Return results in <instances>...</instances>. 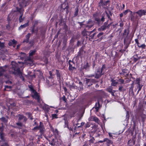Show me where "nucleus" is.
I'll list each match as a JSON object with an SVG mask.
<instances>
[{"mask_svg":"<svg viewBox=\"0 0 146 146\" xmlns=\"http://www.w3.org/2000/svg\"><path fill=\"white\" fill-rule=\"evenodd\" d=\"M106 14L105 13H103L100 16V14L98 12H95L93 15V17L94 20L96 21V23L98 26H100L102 25L104 22L105 21L106 14L108 18L110 21H112V19L111 18V17L112 16V13L110 11L108 12L106 11Z\"/></svg>","mask_w":146,"mask_h":146,"instance_id":"nucleus-1","label":"nucleus"},{"mask_svg":"<svg viewBox=\"0 0 146 146\" xmlns=\"http://www.w3.org/2000/svg\"><path fill=\"white\" fill-rule=\"evenodd\" d=\"M12 69L14 70L13 73L15 75L17 74L19 76L22 75V73L21 72L20 68L19 67L18 64L17 63L12 64Z\"/></svg>","mask_w":146,"mask_h":146,"instance_id":"nucleus-2","label":"nucleus"},{"mask_svg":"<svg viewBox=\"0 0 146 146\" xmlns=\"http://www.w3.org/2000/svg\"><path fill=\"white\" fill-rule=\"evenodd\" d=\"M119 72L120 77L127 78L129 76V71L126 68H122L121 70H119Z\"/></svg>","mask_w":146,"mask_h":146,"instance_id":"nucleus-3","label":"nucleus"},{"mask_svg":"<svg viewBox=\"0 0 146 146\" xmlns=\"http://www.w3.org/2000/svg\"><path fill=\"white\" fill-rule=\"evenodd\" d=\"M109 20L105 22L103 25L101 26L98 29V30L99 31H103L106 30V29H109L111 25L112 24V22H111L108 24Z\"/></svg>","mask_w":146,"mask_h":146,"instance_id":"nucleus-4","label":"nucleus"},{"mask_svg":"<svg viewBox=\"0 0 146 146\" xmlns=\"http://www.w3.org/2000/svg\"><path fill=\"white\" fill-rule=\"evenodd\" d=\"M84 46H82L80 48L79 52L78 53V54L76 56L74 57L76 58V60H79V58L82 59L83 58V55L86 52L84 51Z\"/></svg>","mask_w":146,"mask_h":146,"instance_id":"nucleus-5","label":"nucleus"},{"mask_svg":"<svg viewBox=\"0 0 146 146\" xmlns=\"http://www.w3.org/2000/svg\"><path fill=\"white\" fill-rule=\"evenodd\" d=\"M128 36L129 33L128 32L127 34V36L126 37H125L124 39L123 43L125 45V46L124 47V48L125 49V50L126 49L128 48L129 46V44L130 43V41L129 42H128V40L129 39Z\"/></svg>","mask_w":146,"mask_h":146,"instance_id":"nucleus-6","label":"nucleus"},{"mask_svg":"<svg viewBox=\"0 0 146 146\" xmlns=\"http://www.w3.org/2000/svg\"><path fill=\"white\" fill-rule=\"evenodd\" d=\"M17 117L19 121H21L22 120V122L24 123H26L27 120V117L22 113H20L18 114Z\"/></svg>","mask_w":146,"mask_h":146,"instance_id":"nucleus-7","label":"nucleus"},{"mask_svg":"<svg viewBox=\"0 0 146 146\" xmlns=\"http://www.w3.org/2000/svg\"><path fill=\"white\" fill-rule=\"evenodd\" d=\"M142 112L139 113L138 117L139 119H141L142 122L144 123L146 119V115L143 113V110H142Z\"/></svg>","mask_w":146,"mask_h":146,"instance_id":"nucleus-8","label":"nucleus"},{"mask_svg":"<svg viewBox=\"0 0 146 146\" xmlns=\"http://www.w3.org/2000/svg\"><path fill=\"white\" fill-rule=\"evenodd\" d=\"M32 93L33 94L31 96L33 98L36 100L38 102L40 103V96L39 95V94L36 91Z\"/></svg>","mask_w":146,"mask_h":146,"instance_id":"nucleus-9","label":"nucleus"},{"mask_svg":"<svg viewBox=\"0 0 146 146\" xmlns=\"http://www.w3.org/2000/svg\"><path fill=\"white\" fill-rule=\"evenodd\" d=\"M136 14L138 15L139 17L141 18L142 16L145 15L146 14V10L141 9L135 12Z\"/></svg>","mask_w":146,"mask_h":146,"instance_id":"nucleus-10","label":"nucleus"},{"mask_svg":"<svg viewBox=\"0 0 146 146\" xmlns=\"http://www.w3.org/2000/svg\"><path fill=\"white\" fill-rule=\"evenodd\" d=\"M135 41L137 44V45L138 47L139 48H141L143 49H145L146 48V45L144 44H143L141 45L139 42L138 38H136L135 39Z\"/></svg>","mask_w":146,"mask_h":146,"instance_id":"nucleus-11","label":"nucleus"},{"mask_svg":"<svg viewBox=\"0 0 146 146\" xmlns=\"http://www.w3.org/2000/svg\"><path fill=\"white\" fill-rule=\"evenodd\" d=\"M113 88L111 86H109L106 89V91L110 93L112 96L115 97V96L114 93L116 91L113 90Z\"/></svg>","mask_w":146,"mask_h":146,"instance_id":"nucleus-12","label":"nucleus"},{"mask_svg":"<svg viewBox=\"0 0 146 146\" xmlns=\"http://www.w3.org/2000/svg\"><path fill=\"white\" fill-rule=\"evenodd\" d=\"M100 69V68H98L97 69L96 72V73L95 77L96 78L98 79L100 78L102 75L104 74L102 72H101Z\"/></svg>","mask_w":146,"mask_h":146,"instance_id":"nucleus-13","label":"nucleus"},{"mask_svg":"<svg viewBox=\"0 0 146 146\" xmlns=\"http://www.w3.org/2000/svg\"><path fill=\"white\" fill-rule=\"evenodd\" d=\"M87 25H85V27L86 28H88L89 29L91 28L94 25L92 20L91 19H89L87 22Z\"/></svg>","mask_w":146,"mask_h":146,"instance_id":"nucleus-14","label":"nucleus"},{"mask_svg":"<svg viewBox=\"0 0 146 146\" xmlns=\"http://www.w3.org/2000/svg\"><path fill=\"white\" fill-rule=\"evenodd\" d=\"M19 5L21 7H26L27 6L28 2L26 0H18Z\"/></svg>","mask_w":146,"mask_h":146,"instance_id":"nucleus-15","label":"nucleus"},{"mask_svg":"<svg viewBox=\"0 0 146 146\" xmlns=\"http://www.w3.org/2000/svg\"><path fill=\"white\" fill-rule=\"evenodd\" d=\"M138 16L137 14H136L135 12H134L133 14L130 16V18L131 21L134 22L138 18Z\"/></svg>","mask_w":146,"mask_h":146,"instance_id":"nucleus-16","label":"nucleus"},{"mask_svg":"<svg viewBox=\"0 0 146 146\" xmlns=\"http://www.w3.org/2000/svg\"><path fill=\"white\" fill-rule=\"evenodd\" d=\"M135 137H133L131 139H130L127 142V145L128 146L129 145H134L135 143Z\"/></svg>","mask_w":146,"mask_h":146,"instance_id":"nucleus-17","label":"nucleus"},{"mask_svg":"<svg viewBox=\"0 0 146 146\" xmlns=\"http://www.w3.org/2000/svg\"><path fill=\"white\" fill-rule=\"evenodd\" d=\"M56 75L57 79L59 82H60L61 81V80L62 78L61 74L59 70L56 69Z\"/></svg>","mask_w":146,"mask_h":146,"instance_id":"nucleus-18","label":"nucleus"},{"mask_svg":"<svg viewBox=\"0 0 146 146\" xmlns=\"http://www.w3.org/2000/svg\"><path fill=\"white\" fill-rule=\"evenodd\" d=\"M86 83L88 84L89 82H90V84H89L88 86H90V85H92V83H95L96 82V80L95 79H87L86 80Z\"/></svg>","mask_w":146,"mask_h":146,"instance_id":"nucleus-19","label":"nucleus"},{"mask_svg":"<svg viewBox=\"0 0 146 146\" xmlns=\"http://www.w3.org/2000/svg\"><path fill=\"white\" fill-rule=\"evenodd\" d=\"M104 34V33L102 32L99 33L97 36V38H98V39H97V40L99 41H101L103 38V35Z\"/></svg>","mask_w":146,"mask_h":146,"instance_id":"nucleus-20","label":"nucleus"},{"mask_svg":"<svg viewBox=\"0 0 146 146\" xmlns=\"http://www.w3.org/2000/svg\"><path fill=\"white\" fill-rule=\"evenodd\" d=\"M94 106L96 112H98L101 106L99 101L96 103Z\"/></svg>","mask_w":146,"mask_h":146,"instance_id":"nucleus-21","label":"nucleus"},{"mask_svg":"<svg viewBox=\"0 0 146 146\" xmlns=\"http://www.w3.org/2000/svg\"><path fill=\"white\" fill-rule=\"evenodd\" d=\"M104 1L103 3H102V5L104 7H108L109 6L110 4V1L109 0H107L105 1L104 0Z\"/></svg>","mask_w":146,"mask_h":146,"instance_id":"nucleus-22","label":"nucleus"},{"mask_svg":"<svg viewBox=\"0 0 146 146\" xmlns=\"http://www.w3.org/2000/svg\"><path fill=\"white\" fill-rule=\"evenodd\" d=\"M111 86H115L118 83V82H116L115 80L112 78H111Z\"/></svg>","mask_w":146,"mask_h":146,"instance_id":"nucleus-23","label":"nucleus"},{"mask_svg":"<svg viewBox=\"0 0 146 146\" xmlns=\"http://www.w3.org/2000/svg\"><path fill=\"white\" fill-rule=\"evenodd\" d=\"M23 123H22L21 121H19L18 122L16 123V125L18 126V128L19 129H21V128L24 125Z\"/></svg>","mask_w":146,"mask_h":146,"instance_id":"nucleus-24","label":"nucleus"},{"mask_svg":"<svg viewBox=\"0 0 146 146\" xmlns=\"http://www.w3.org/2000/svg\"><path fill=\"white\" fill-rule=\"evenodd\" d=\"M78 7L77 6L74 9V17L77 16L78 14L79 9Z\"/></svg>","mask_w":146,"mask_h":146,"instance_id":"nucleus-25","label":"nucleus"},{"mask_svg":"<svg viewBox=\"0 0 146 146\" xmlns=\"http://www.w3.org/2000/svg\"><path fill=\"white\" fill-rule=\"evenodd\" d=\"M128 32L129 34V28H127V29H125L123 33L122 34V36L123 37H124L125 36V37H126L127 36V33Z\"/></svg>","mask_w":146,"mask_h":146,"instance_id":"nucleus-26","label":"nucleus"},{"mask_svg":"<svg viewBox=\"0 0 146 146\" xmlns=\"http://www.w3.org/2000/svg\"><path fill=\"white\" fill-rule=\"evenodd\" d=\"M55 140V139H52L51 141L48 140V141L49 142V144L52 146H54L56 144V141Z\"/></svg>","mask_w":146,"mask_h":146,"instance_id":"nucleus-27","label":"nucleus"},{"mask_svg":"<svg viewBox=\"0 0 146 146\" xmlns=\"http://www.w3.org/2000/svg\"><path fill=\"white\" fill-rule=\"evenodd\" d=\"M20 8L17 7H16L17 11L20 14H21L22 13H23L24 11V9L23 8V7H20Z\"/></svg>","mask_w":146,"mask_h":146,"instance_id":"nucleus-28","label":"nucleus"},{"mask_svg":"<svg viewBox=\"0 0 146 146\" xmlns=\"http://www.w3.org/2000/svg\"><path fill=\"white\" fill-rule=\"evenodd\" d=\"M87 33H88V31H87L86 29H84V30L82 31L81 34L84 36H86V38H87Z\"/></svg>","mask_w":146,"mask_h":146,"instance_id":"nucleus-29","label":"nucleus"},{"mask_svg":"<svg viewBox=\"0 0 146 146\" xmlns=\"http://www.w3.org/2000/svg\"><path fill=\"white\" fill-rule=\"evenodd\" d=\"M3 130H1L0 132V138L2 140L4 141L5 140L4 137L5 136V134L3 132Z\"/></svg>","mask_w":146,"mask_h":146,"instance_id":"nucleus-30","label":"nucleus"},{"mask_svg":"<svg viewBox=\"0 0 146 146\" xmlns=\"http://www.w3.org/2000/svg\"><path fill=\"white\" fill-rule=\"evenodd\" d=\"M25 114L28 115V118H29L31 120H32L33 119V118L31 113L30 112H27Z\"/></svg>","mask_w":146,"mask_h":146,"instance_id":"nucleus-31","label":"nucleus"},{"mask_svg":"<svg viewBox=\"0 0 146 146\" xmlns=\"http://www.w3.org/2000/svg\"><path fill=\"white\" fill-rule=\"evenodd\" d=\"M68 69L70 71H73L74 69H76V68L74 66H72V65L71 63H69V64Z\"/></svg>","mask_w":146,"mask_h":146,"instance_id":"nucleus-32","label":"nucleus"},{"mask_svg":"<svg viewBox=\"0 0 146 146\" xmlns=\"http://www.w3.org/2000/svg\"><path fill=\"white\" fill-rule=\"evenodd\" d=\"M29 21H28L27 23H25L24 25H21L19 27V29H21L23 28H24L28 26H29Z\"/></svg>","mask_w":146,"mask_h":146,"instance_id":"nucleus-33","label":"nucleus"},{"mask_svg":"<svg viewBox=\"0 0 146 146\" xmlns=\"http://www.w3.org/2000/svg\"><path fill=\"white\" fill-rule=\"evenodd\" d=\"M51 130L54 134L55 135H58L59 134V131L57 129H54L53 128L51 129Z\"/></svg>","mask_w":146,"mask_h":146,"instance_id":"nucleus-34","label":"nucleus"},{"mask_svg":"<svg viewBox=\"0 0 146 146\" xmlns=\"http://www.w3.org/2000/svg\"><path fill=\"white\" fill-rule=\"evenodd\" d=\"M69 7L68 5V3H67L66 6L65 7V8L63 9L64 10H65L66 13V15H67L69 12L68 9H69Z\"/></svg>","mask_w":146,"mask_h":146,"instance_id":"nucleus-35","label":"nucleus"},{"mask_svg":"<svg viewBox=\"0 0 146 146\" xmlns=\"http://www.w3.org/2000/svg\"><path fill=\"white\" fill-rule=\"evenodd\" d=\"M105 140H106V142L107 145L109 146L110 144H112V141L108 138H105Z\"/></svg>","mask_w":146,"mask_h":146,"instance_id":"nucleus-36","label":"nucleus"},{"mask_svg":"<svg viewBox=\"0 0 146 146\" xmlns=\"http://www.w3.org/2000/svg\"><path fill=\"white\" fill-rule=\"evenodd\" d=\"M133 60L134 62H135L137 61L140 58L138 57V55L137 54L134 55L133 56Z\"/></svg>","mask_w":146,"mask_h":146,"instance_id":"nucleus-37","label":"nucleus"},{"mask_svg":"<svg viewBox=\"0 0 146 146\" xmlns=\"http://www.w3.org/2000/svg\"><path fill=\"white\" fill-rule=\"evenodd\" d=\"M20 14V16H19V22H23L24 20V17H23V13H22L21 14Z\"/></svg>","mask_w":146,"mask_h":146,"instance_id":"nucleus-38","label":"nucleus"},{"mask_svg":"<svg viewBox=\"0 0 146 146\" xmlns=\"http://www.w3.org/2000/svg\"><path fill=\"white\" fill-rule=\"evenodd\" d=\"M122 78H123L120 77V78L118 80V81L119 82L120 84H125V81L123 79H122Z\"/></svg>","mask_w":146,"mask_h":146,"instance_id":"nucleus-39","label":"nucleus"},{"mask_svg":"<svg viewBox=\"0 0 146 146\" xmlns=\"http://www.w3.org/2000/svg\"><path fill=\"white\" fill-rule=\"evenodd\" d=\"M36 50H30L29 53V56H32L34 55L36 52Z\"/></svg>","mask_w":146,"mask_h":146,"instance_id":"nucleus-40","label":"nucleus"},{"mask_svg":"<svg viewBox=\"0 0 146 146\" xmlns=\"http://www.w3.org/2000/svg\"><path fill=\"white\" fill-rule=\"evenodd\" d=\"M0 68L1 70H0V77L3 76L4 73L5 72V70L2 68V67H1Z\"/></svg>","mask_w":146,"mask_h":146,"instance_id":"nucleus-41","label":"nucleus"},{"mask_svg":"<svg viewBox=\"0 0 146 146\" xmlns=\"http://www.w3.org/2000/svg\"><path fill=\"white\" fill-rule=\"evenodd\" d=\"M90 66L88 62H87L83 66V68L86 70L87 69L89 68Z\"/></svg>","mask_w":146,"mask_h":146,"instance_id":"nucleus-42","label":"nucleus"},{"mask_svg":"<svg viewBox=\"0 0 146 146\" xmlns=\"http://www.w3.org/2000/svg\"><path fill=\"white\" fill-rule=\"evenodd\" d=\"M92 121H94L97 123H98L100 121L98 118L96 117H94L92 118Z\"/></svg>","mask_w":146,"mask_h":146,"instance_id":"nucleus-43","label":"nucleus"},{"mask_svg":"<svg viewBox=\"0 0 146 146\" xmlns=\"http://www.w3.org/2000/svg\"><path fill=\"white\" fill-rule=\"evenodd\" d=\"M67 40H66L65 39H64L63 43V44H64V45L63 46V47L62 48V50H64L65 49V48L66 47V42Z\"/></svg>","mask_w":146,"mask_h":146,"instance_id":"nucleus-44","label":"nucleus"},{"mask_svg":"<svg viewBox=\"0 0 146 146\" xmlns=\"http://www.w3.org/2000/svg\"><path fill=\"white\" fill-rule=\"evenodd\" d=\"M118 89L120 92H123L125 90V89L123 86H119Z\"/></svg>","mask_w":146,"mask_h":146,"instance_id":"nucleus-45","label":"nucleus"},{"mask_svg":"<svg viewBox=\"0 0 146 146\" xmlns=\"http://www.w3.org/2000/svg\"><path fill=\"white\" fill-rule=\"evenodd\" d=\"M95 140V139L94 137H92V138L89 140L88 141L90 145L91 144L93 143H94V141Z\"/></svg>","mask_w":146,"mask_h":146,"instance_id":"nucleus-46","label":"nucleus"},{"mask_svg":"<svg viewBox=\"0 0 146 146\" xmlns=\"http://www.w3.org/2000/svg\"><path fill=\"white\" fill-rule=\"evenodd\" d=\"M38 130H39L41 134H42L44 133V132L45 130V129L44 128V126L40 128Z\"/></svg>","mask_w":146,"mask_h":146,"instance_id":"nucleus-47","label":"nucleus"},{"mask_svg":"<svg viewBox=\"0 0 146 146\" xmlns=\"http://www.w3.org/2000/svg\"><path fill=\"white\" fill-rule=\"evenodd\" d=\"M141 80L139 78H137L135 81V83L138 85L140 84Z\"/></svg>","mask_w":146,"mask_h":146,"instance_id":"nucleus-48","label":"nucleus"},{"mask_svg":"<svg viewBox=\"0 0 146 146\" xmlns=\"http://www.w3.org/2000/svg\"><path fill=\"white\" fill-rule=\"evenodd\" d=\"M43 127L44 125L43 123L41 122H40L39 123V126H38V129H39L41 128L42 127Z\"/></svg>","mask_w":146,"mask_h":146,"instance_id":"nucleus-49","label":"nucleus"},{"mask_svg":"<svg viewBox=\"0 0 146 146\" xmlns=\"http://www.w3.org/2000/svg\"><path fill=\"white\" fill-rule=\"evenodd\" d=\"M96 33H93L91 35H89V37L91 39H93L94 38V36L96 35Z\"/></svg>","mask_w":146,"mask_h":146,"instance_id":"nucleus-50","label":"nucleus"},{"mask_svg":"<svg viewBox=\"0 0 146 146\" xmlns=\"http://www.w3.org/2000/svg\"><path fill=\"white\" fill-rule=\"evenodd\" d=\"M60 100H62L65 102H67V100L65 96L64 95L62 97L60 98Z\"/></svg>","mask_w":146,"mask_h":146,"instance_id":"nucleus-51","label":"nucleus"},{"mask_svg":"<svg viewBox=\"0 0 146 146\" xmlns=\"http://www.w3.org/2000/svg\"><path fill=\"white\" fill-rule=\"evenodd\" d=\"M90 145L88 141H85L84 142V144L83 146H88Z\"/></svg>","mask_w":146,"mask_h":146,"instance_id":"nucleus-52","label":"nucleus"},{"mask_svg":"<svg viewBox=\"0 0 146 146\" xmlns=\"http://www.w3.org/2000/svg\"><path fill=\"white\" fill-rule=\"evenodd\" d=\"M29 88L30 89V90L32 92V93H33L34 92H35L36 90H35L33 87L32 86H31L29 87Z\"/></svg>","mask_w":146,"mask_h":146,"instance_id":"nucleus-53","label":"nucleus"},{"mask_svg":"<svg viewBox=\"0 0 146 146\" xmlns=\"http://www.w3.org/2000/svg\"><path fill=\"white\" fill-rule=\"evenodd\" d=\"M143 85H141V84L138 85L137 86V88H138L139 90V91H140L141 90L142 88V87Z\"/></svg>","mask_w":146,"mask_h":146,"instance_id":"nucleus-54","label":"nucleus"},{"mask_svg":"<svg viewBox=\"0 0 146 146\" xmlns=\"http://www.w3.org/2000/svg\"><path fill=\"white\" fill-rule=\"evenodd\" d=\"M75 38L74 37H72L70 40V43H73L75 41Z\"/></svg>","mask_w":146,"mask_h":146,"instance_id":"nucleus-55","label":"nucleus"},{"mask_svg":"<svg viewBox=\"0 0 146 146\" xmlns=\"http://www.w3.org/2000/svg\"><path fill=\"white\" fill-rule=\"evenodd\" d=\"M5 46L4 44V43L1 42L0 41V47L1 48H3Z\"/></svg>","mask_w":146,"mask_h":146,"instance_id":"nucleus-56","label":"nucleus"},{"mask_svg":"<svg viewBox=\"0 0 146 146\" xmlns=\"http://www.w3.org/2000/svg\"><path fill=\"white\" fill-rule=\"evenodd\" d=\"M129 117V114L128 111H127L126 114V119L128 120Z\"/></svg>","mask_w":146,"mask_h":146,"instance_id":"nucleus-57","label":"nucleus"},{"mask_svg":"<svg viewBox=\"0 0 146 146\" xmlns=\"http://www.w3.org/2000/svg\"><path fill=\"white\" fill-rule=\"evenodd\" d=\"M52 118H58L57 116V115L56 114H53L52 115Z\"/></svg>","mask_w":146,"mask_h":146,"instance_id":"nucleus-58","label":"nucleus"},{"mask_svg":"<svg viewBox=\"0 0 146 146\" xmlns=\"http://www.w3.org/2000/svg\"><path fill=\"white\" fill-rule=\"evenodd\" d=\"M85 21H84L82 22H78V23L80 25L81 27H82L83 25H84L83 23Z\"/></svg>","mask_w":146,"mask_h":146,"instance_id":"nucleus-59","label":"nucleus"},{"mask_svg":"<svg viewBox=\"0 0 146 146\" xmlns=\"http://www.w3.org/2000/svg\"><path fill=\"white\" fill-rule=\"evenodd\" d=\"M31 34L30 33H28L26 36V38L27 39L29 40V38H30V36H31Z\"/></svg>","mask_w":146,"mask_h":146,"instance_id":"nucleus-60","label":"nucleus"},{"mask_svg":"<svg viewBox=\"0 0 146 146\" xmlns=\"http://www.w3.org/2000/svg\"><path fill=\"white\" fill-rule=\"evenodd\" d=\"M66 127L69 129L70 131H73V129L71 127H69L68 124H67Z\"/></svg>","mask_w":146,"mask_h":146,"instance_id":"nucleus-61","label":"nucleus"},{"mask_svg":"<svg viewBox=\"0 0 146 146\" xmlns=\"http://www.w3.org/2000/svg\"><path fill=\"white\" fill-rule=\"evenodd\" d=\"M12 42V43L13 44L16 45L17 43V41L15 40V39H13V40L11 41Z\"/></svg>","mask_w":146,"mask_h":146,"instance_id":"nucleus-62","label":"nucleus"},{"mask_svg":"<svg viewBox=\"0 0 146 146\" xmlns=\"http://www.w3.org/2000/svg\"><path fill=\"white\" fill-rule=\"evenodd\" d=\"M81 42L79 40H78L77 41V46L78 47H79V46H80L81 45Z\"/></svg>","mask_w":146,"mask_h":146,"instance_id":"nucleus-63","label":"nucleus"},{"mask_svg":"<svg viewBox=\"0 0 146 146\" xmlns=\"http://www.w3.org/2000/svg\"><path fill=\"white\" fill-rule=\"evenodd\" d=\"M124 25V24L123 22V21H121L120 22V23H119V25L120 27H122Z\"/></svg>","mask_w":146,"mask_h":146,"instance_id":"nucleus-64","label":"nucleus"}]
</instances>
